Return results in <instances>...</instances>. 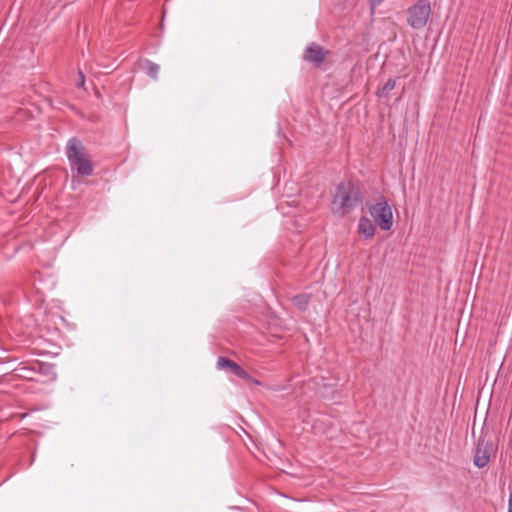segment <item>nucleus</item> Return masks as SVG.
<instances>
[{
    "label": "nucleus",
    "mask_w": 512,
    "mask_h": 512,
    "mask_svg": "<svg viewBox=\"0 0 512 512\" xmlns=\"http://www.w3.org/2000/svg\"><path fill=\"white\" fill-rule=\"evenodd\" d=\"M66 156L72 171V182H75L76 178L88 177L93 174V162L83 143L77 139L72 138L68 141Z\"/></svg>",
    "instance_id": "nucleus-1"
},
{
    "label": "nucleus",
    "mask_w": 512,
    "mask_h": 512,
    "mask_svg": "<svg viewBox=\"0 0 512 512\" xmlns=\"http://www.w3.org/2000/svg\"><path fill=\"white\" fill-rule=\"evenodd\" d=\"M360 202L359 189L351 183H341L334 195L332 209L335 214L344 216L354 210Z\"/></svg>",
    "instance_id": "nucleus-2"
},
{
    "label": "nucleus",
    "mask_w": 512,
    "mask_h": 512,
    "mask_svg": "<svg viewBox=\"0 0 512 512\" xmlns=\"http://www.w3.org/2000/svg\"><path fill=\"white\" fill-rule=\"evenodd\" d=\"M367 207L371 217L382 230L391 229L393 225L392 209L383 197L377 199L375 203L367 204Z\"/></svg>",
    "instance_id": "nucleus-3"
},
{
    "label": "nucleus",
    "mask_w": 512,
    "mask_h": 512,
    "mask_svg": "<svg viewBox=\"0 0 512 512\" xmlns=\"http://www.w3.org/2000/svg\"><path fill=\"white\" fill-rule=\"evenodd\" d=\"M430 13V2L428 0H419L407 10V22L413 29H421L427 24Z\"/></svg>",
    "instance_id": "nucleus-4"
},
{
    "label": "nucleus",
    "mask_w": 512,
    "mask_h": 512,
    "mask_svg": "<svg viewBox=\"0 0 512 512\" xmlns=\"http://www.w3.org/2000/svg\"><path fill=\"white\" fill-rule=\"evenodd\" d=\"M329 54L328 50H325L322 46L316 43H311L305 49L303 59L315 67L320 66Z\"/></svg>",
    "instance_id": "nucleus-5"
},
{
    "label": "nucleus",
    "mask_w": 512,
    "mask_h": 512,
    "mask_svg": "<svg viewBox=\"0 0 512 512\" xmlns=\"http://www.w3.org/2000/svg\"><path fill=\"white\" fill-rule=\"evenodd\" d=\"M491 447L488 442L480 439L475 449L473 462L478 468L485 467L490 459Z\"/></svg>",
    "instance_id": "nucleus-6"
},
{
    "label": "nucleus",
    "mask_w": 512,
    "mask_h": 512,
    "mask_svg": "<svg viewBox=\"0 0 512 512\" xmlns=\"http://www.w3.org/2000/svg\"><path fill=\"white\" fill-rule=\"evenodd\" d=\"M376 231L375 224L365 216L359 219L358 232L366 239H370L374 236Z\"/></svg>",
    "instance_id": "nucleus-7"
},
{
    "label": "nucleus",
    "mask_w": 512,
    "mask_h": 512,
    "mask_svg": "<svg viewBox=\"0 0 512 512\" xmlns=\"http://www.w3.org/2000/svg\"><path fill=\"white\" fill-rule=\"evenodd\" d=\"M216 366L218 369H229L233 374L240 368L236 362L225 357H219Z\"/></svg>",
    "instance_id": "nucleus-8"
},
{
    "label": "nucleus",
    "mask_w": 512,
    "mask_h": 512,
    "mask_svg": "<svg viewBox=\"0 0 512 512\" xmlns=\"http://www.w3.org/2000/svg\"><path fill=\"white\" fill-rule=\"evenodd\" d=\"M144 70L146 71V73L151 77L153 78L154 80L157 79L158 77V72L160 70V67L158 64L154 63V62H151V61H146L144 63Z\"/></svg>",
    "instance_id": "nucleus-9"
},
{
    "label": "nucleus",
    "mask_w": 512,
    "mask_h": 512,
    "mask_svg": "<svg viewBox=\"0 0 512 512\" xmlns=\"http://www.w3.org/2000/svg\"><path fill=\"white\" fill-rule=\"evenodd\" d=\"M395 80L389 79L384 86L378 90L377 94L379 97H386L390 91H392L395 88Z\"/></svg>",
    "instance_id": "nucleus-10"
},
{
    "label": "nucleus",
    "mask_w": 512,
    "mask_h": 512,
    "mask_svg": "<svg viewBox=\"0 0 512 512\" xmlns=\"http://www.w3.org/2000/svg\"><path fill=\"white\" fill-rule=\"evenodd\" d=\"M309 296L306 294L297 295L293 298V303L295 306H297L299 309L304 310L309 302Z\"/></svg>",
    "instance_id": "nucleus-11"
},
{
    "label": "nucleus",
    "mask_w": 512,
    "mask_h": 512,
    "mask_svg": "<svg viewBox=\"0 0 512 512\" xmlns=\"http://www.w3.org/2000/svg\"><path fill=\"white\" fill-rule=\"evenodd\" d=\"M234 375L246 381L251 380V376L242 367H240Z\"/></svg>",
    "instance_id": "nucleus-12"
},
{
    "label": "nucleus",
    "mask_w": 512,
    "mask_h": 512,
    "mask_svg": "<svg viewBox=\"0 0 512 512\" xmlns=\"http://www.w3.org/2000/svg\"><path fill=\"white\" fill-rule=\"evenodd\" d=\"M85 84V77H84V74L80 71L79 72V82L76 84L77 87L81 88L83 87Z\"/></svg>",
    "instance_id": "nucleus-13"
},
{
    "label": "nucleus",
    "mask_w": 512,
    "mask_h": 512,
    "mask_svg": "<svg viewBox=\"0 0 512 512\" xmlns=\"http://www.w3.org/2000/svg\"><path fill=\"white\" fill-rule=\"evenodd\" d=\"M383 0H370L371 8L374 9L375 7L379 6Z\"/></svg>",
    "instance_id": "nucleus-14"
},
{
    "label": "nucleus",
    "mask_w": 512,
    "mask_h": 512,
    "mask_svg": "<svg viewBox=\"0 0 512 512\" xmlns=\"http://www.w3.org/2000/svg\"><path fill=\"white\" fill-rule=\"evenodd\" d=\"M508 512H512V493L509 496Z\"/></svg>",
    "instance_id": "nucleus-15"
}]
</instances>
